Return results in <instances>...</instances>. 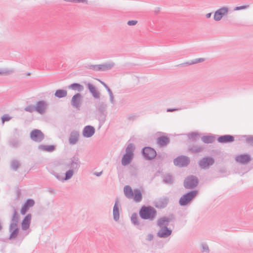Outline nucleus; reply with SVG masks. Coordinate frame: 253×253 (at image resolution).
<instances>
[{
    "label": "nucleus",
    "instance_id": "21",
    "mask_svg": "<svg viewBox=\"0 0 253 253\" xmlns=\"http://www.w3.org/2000/svg\"><path fill=\"white\" fill-rule=\"evenodd\" d=\"M80 133L78 131L73 130L71 131L69 138V142L71 145L75 144L79 140Z\"/></svg>",
    "mask_w": 253,
    "mask_h": 253
},
{
    "label": "nucleus",
    "instance_id": "18",
    "mask_svg": "<svg viewBox=\"0 0 253 253\" xmlns=\"http://www.w3.org/2000/svg\"><path fill=\"white\" fill-rule=\"evenodd\" d=\"M31 214L28 213L23 219L21 222V228L23 230H26L29 228L31 223Z\"/></svg>",
    "mask_w": 253,
    "mask_h": 253
},
{
    "label": "nucleus",
    "instance_id": "24",
    "mask_svg": "<svg viewBox=\"0 0 253 253\" xmlns=\"http://www.w3.org/2000/svg\"><path fill=\"white\" fill-rule=\"evenodd\" d=\"M118 199H116L113 210V219L115 221H118L120 218V212L119 208L118 206Z\"/></svg>",
    "mask_w": 253,
    "mask_h": 253
},
{
    "label": "nucleus",
    "instance_id": "55",
    "mask_svg": "<svg viewBox=\"0 0 253 253\" xmlns=\"http://www.w3.org/2000/svg\"><path fill=\"white\" fill-rule=\"evenodd\" d=\"M153 238H154L153 235L152 234L149 233L147 235L146 240L149 241H151V240H152L153 239Z\"/></svg>",
    "mask_w": 253,
    "mask_h": 253
},
{
    "label": "nucleus",
    "instance_id": "49",
    "mask_svg": "<svg viewBox=\"0 0 253 253\" xmlns=\"http://www.w3.org/2000/svg\"><path fill=\"white\" fill-rule=\"evenodd\" d=\"M53 174L58 180L61 181H64L63 176L61 174L57 172H54Z\"/></svg>",
    "mask_w": 253,
    "mask_h": 253
},
{
    "label": "nucleus",
    "instance_id": "20",
    "mask_svg": "<svg viewBox=\"0 0 253 253\" xmlns=\"http://www.w3.org/2000/svg\"><path fill=\"white\" fill-rule=\"evenodd\" d=\"M46 103L43 100L38 101L35 106L36 111L41 114H43L45 111Z\"/></svg>",
    "mask_w": 253,
    "mask_h": 253
},
{
    "label": "nucleus",
    "instance_id": "57",
    "mask_svg": "<svg viewBox=\"0 0 253 253\" xmlns=\"http://www.w3.org/2000/svg\"><path fill=\"white\" fill-rule=\"evenodd\" d=\"M135 118V116L133 114V115H131L130 116H129L128 117V119L129 120H133Z\"/></svg>",
    "mask_w": 253,
    "mask_h": 253
},
{
    "label": "nucleus",
    "instance_id": "4",
    "mask_svg": "<svg viewBox=\"0 0 253 253\" xmlns=\"http://www.w3.org/2000/svg\"><path fill=\"white\" fill-rule=\"evenodd\" d=\"M81 165L78 155H75L70 158L69 163L65 165V168H70V169L77 172Z\"/></svg>",
    "mask_w": 253,
    "mask_h": 253
},
{
    "label": "nucleus",
    "instance_id": "15",
    "mask_svg": "<svg viewBox=\"0 0 253 253\" xmlns=\"http://www.w3.org/2000/svg\"><path fill=\"white\" fill-rule=\"evenodd\" d=\"M95 132V129L93 126L87 125L83 130V135L84 137L89 138L94 135Z\"/></svg>",
    "mask_w": 253,
    "mask_h": 253
},
{
    "label": "nucleus",
    "instance_id": "31",
    "mask_svg": "<svg viewBox=\"0 0 253 253\" xmlns=\"http://www.w3.org/2000/svg\"><path fill=\"white\" fill-rule=\"evenodd\" d=\"M38 149L44 151L51 152L55 150V146L54 145H45L41 144L39 145Z\"/></svg>",
    "mask_w": 253,
    "mask_h": 253
},
{
    "label": "nucleus",
    "instance_id": "16",
    "mask_svg": "<svg viewBox=\"0 0 253 253\" xmlns=\"http://www.w3.org/2000/svg\"><path fill=\"white\" fill-rule=\"evenodd\" d=\"M82 95L80 93H77L72 98L71 105L75 108L79 109L81 107V101Z\"/></svg>",
    "mask_w": 253,
    "mask_h": 253
},
{
    "label": "nucleus",
    "instance_id": "42",
    "mask_svg": "<svg viewBox=\"0 0 253 253\" xmlns=\"http://www.w3.org/2000/svg\"><path fill=\"white\" fill-rule=\"evenodd\" d=\"M9 144L13 148H16L19 145V141L16 138H10L9 140Z\"/></svg>",
    "mask_w": 253,
    "mask_h": 253
},
{
    "label": "nucleus",
    "instance_id": "62",
    "mask_svg": "<svg viewBox=\"0 0 253 253\" xmlns=\"http://www.w3.org/2000/svg\"><path fill=\"white\" fill-rule=\"evenodd\" d=\"M6 240H7V239H0V241H1L2 242H6Z\"/></svg>",
    "mask_w": 253,
    "mask_h": 253
},
{
    "label": "nucleus",
    "instance_id": "37",
    "mask_svg": "<svg viewBox=\"0 0 253 253\" xmlns=\"http://www.w3.org/2000/svg\"><path fill=\"white\" fill-rule=\"evenodd\" d=\"M173 181L172 176L170 174L165 175L163 179V182L167 184H171L173 183Z\"/></svg>",
    "mask_w": 253,
    "mask_h": 253
},
{
    "label": "nucleus",
    "instance_id": "28",
    "mask_svg": "<svg viewBox=\"0 0 253 253\" xmlns=\"http://www.w3.org/2000/svg\"><path fill=\"white\" fill-rule=\"evenodd\" d=\"M169 142V138L165 136L158 137L157 139V142L160 146H166Z\"/></svg>",
    "mask_w": 253,
    "mask_h": 253
},
{
    "label": "nucleus",
    "instance_id": "61",
    "mask_svg": "<svg viewBox=\"0 0 253 253\" xmlns=\"http://www.w3.org/2000/svg\"><path fill=\"white\" fill-rule=\"evenodd\" d=\"M48 191H49V192H50V193H53V192H54V189H52V188H48Z\"/></svg>",
    "mask_w": 253,
    "mask_h": 253
},
{
    "label": "nucleus",
    "instance_id": "3",
    "mask_svg": "<svg viewBox=\"0 0 253 253\" xmlns=\"http://www.w3.org/2000/svg\"><path fill=\"white\" fill-rule=\"evenodd\" d=\"M199 182V179L196 176L190 175L185 178L183 186L185 189H193L198 186Z\"/></svg>",
    "mask_w": 253,
    "mask_h": 253
},
{
    "label": "nucleus",
    "instance_id": "8",
    "mask_svg": "<svg viewBox=\"0 0 253 253\" xmlns=\"http://www.w3.org/2000/svg\"><path fill=\"white\" fill-rule=\"evenodd\" d=\"M30 138L36 142H41L44 138V135L40 129H35L30 132Z\"/></svg>",
    "mask_w": 253,
    "mask_h": 253
},
{
    "label": "nucleus",
    "instance_id": "1",
    "mask_svg": "<svg viewBox=\"0 0 253 253\" xmlns=\"http://www.w3.org/2000/svg\"><path fill=\"white\" fill-rule=\"evenodd\" d=\"M140 217L143 220L153 221L157 216V211L150 206H142L139 211Z\"/></svg>",
    "mask_w": 253,
    "mask_h": 253
},
{
    "label": "nucleus",
    "instance_id": "44",
    "mask_svg": "<svg viewBox=\"0 0 253 253\" xmlns=\"http://www.w3.org/2000/svg\"><path fill=\"white\" fill-rule=\"evenodd\" d=\"M205 60V58H196V59L189 61L187 62L186 63H185V64H186L187 65H192V64L202 62L204 61Z\"/></svg>",
    "mask_w": 253,
    "mask_h": 253
},
{
    "label": "nucleus",
    "instance_id": "43",
    "mask_svg": "<svg viewBox=\"0 0 253 253\" xmlns=\"http://www.w3.org/2000/svg\"><path fill=\"white\" fill-rule=\"evenodd\" d=\"M188 136L189 139H192L194 141H196L199 139L200 134L197 132H192L189 134Z\"/></svg>",
    "mask_w": 253,
    "mask_h": 253
},
{
    "label": "nucleus",
    "instance_id": "2",
    "mask_svg": "<svg viewBox=\"0 0 253 253\" xmlns=\"http://www.w3.org/2000/svg\"><path fill=\"white\" fill-rule=\"evenodd\" d=\"M198 194V190L188 191L180 198L179 200V205L184 207L190 204Z\"/></svg>",
    "mask_w": 253,
    "mask_h": 253
},
{
    "label": "nucleus",
    "instance_id": "29",
    "mask_svg": "<svg viewBox=\"0 0 253 253\" xmlns=\"http://www.w3.org/2000/svg\"><path fill=\"white\" fill-rule=\"evenodd\" d=\"M170 219L167 217L164 216L159 218L157 221V225L160 227H162L163 226H168L169 224Z\"/></svg>",
    "mask_w": 253,
    "mask_h": 253
},
{
    "label": "nucleus",
    "instance_id": "46",
    "mask_svg": "<svg viewBox=\"0 0 253 253\" xmlns=\"http://www.w3.org/2000/svg\"><path fill=\"white\" fill-rule=\"evenodd\" d=\"M203 148L201 147L194 146L190 148V151L193 153H198L202 150Z\"/></svg>",
    "mask_w": 253,
    "mask_h": 253
},
{
    "label": "nucleus",
    "instance_id": "60",
    "mask_svg": "<svg viewBox=\"0 0 253 253\" xmlns=\"http://www.w3.org/2000/svg\"><path fill=\"white\" fill-rule=\"evenodd\" d=\"M211 13H208L206 14V16L207 18H209L211 17Z\"/></svg>",
    "mask_w": 253,
    "mask_h": 253
},
{
    "label": "nucleus",
    "instance_id": "40",
    "mask_svg": "<svg viewBox=\"0 0 253 253\" xmlns=\"http://www.w3.org/2000/svg\"><path fill=\"white\" fill-rule=\"evenodd\" d=\"M135 150L134 145L132 143H129L126 149V154L133 155V152Z\"/></svg>",
    "mask_w": 253,
    "mask_h": 253
},
{
    "label": "nucleus",
    "instance_id": "6",
    "mask_svg": "<svg viewBox=\"0 0 253 253\" xmlns=\"http://www.w3.org/2000/svg\"><path fill=\"white\" fill-rule=\"evenodd\" d=\"M9 232H10V235L8 238L9 240L15 239L18 236V238L20 239L21 241H22L25 236L29 234V232H27L25 235L21 233L18 234L19 228L17 227V225H14L12 227H11V224H10L9 227Z\"/></svg>",
    "mask_w": 253,
    "mask_h": 253
},
{
    "label": "nucleus",
    "instance_id": "5",
    "mask_svg": "<svg viewBox=\"0 0 253 253\" xmlns=\"http://www.w3.org/2000/svg\"><path fill=\"white\" fill-rule=\"evenodd\" d=\"M214 162V159L212 157L206 156L200 159L198 164L201 169H207L213 165Z\"/></svg>",
    "mask_w": 253,
    "mask_h": 253
},
{
    "label": "nucleus",
    "instance_id": "14",
    "mask_svg": "<svg viewBox=\"0 0 253 253\" xmlns=\"http://www.w3.org/2000/svg\"><path fill=\"white\" fill-rule=\"evenodd\" d=\"M235 159L238 163L242 164H247L251 160V157L250 154H243L237 156Z\"/></svg>",
    "mask_w": 253,
    "mask_h": 253
},
{
    "label": "nucleus",
    "instance_id": "36",
    "mask_svg": "<svg viewBox=\"0 0 253 253\" xmlns=\"http://www.w3.org/2000/svg\"><path fill=\"white\" fill-rule=\"evenodd\" d=\"M107 116V112H98V114L97 115V118L98 120L99 123L101 125H103L105 121H106V117Z\"/></svg>",
    "mask_w": 253,
    "mask_h": 253
},
{
    "label": "nucleus",
    "instance_id": "41",
    "mask_svg": "<svg viewBox=\"0 0 253 253\" xmlns=\"http://www.w3.org/2000/svg\"><path fill=\"white\" fill-rule=\"evenodd\" d=\"M75 171L69 169L65 173V176H63L64 181L68 180L72 178Z\"/></svg>",
    "mask_w": 253,
    "mask_h": 253
},
{
    "label": "nucleus",
    "instance_id": "9",
    "mask_svg": "<svg viewBox=\"0 0 253 253\" xmlns=\"http://www.w3.org/2000/svg\"><path fill=\"white\" fill-rule=\"evenodd\" d=\"M190 163V158L186 156L181 155L175 158V165L180 167H186Z\"/></svg>",
    "mask_w": 253,
    "mask_h": 253
},
{
    "label": "nucleus",
    "instance_id": "7",
    "mask_svg": "<svg viewBox=\"0 0 253 253\" xmlns=\"http://www.w3.org/2000/svg\"><path fill=\"white\" fill-rule=\"evenodd\" d=\"M141 152L144 159L146 160H152L154 159L157 155L155 150L148 146L142 148Z\"/></svg>",
    "mask_w": 253,
    "mask_h": 253
},
{
    "label": "nucleus",
    "instance_id": "27",
    "mask_svg": "<svg viewBox=\"0 0 253 253\" xmlns=\"http://www.w3.org/2000/svg\"><path fill=\"white\" fill-rule=\"evenodd\" d=\"M18 220H19V215L18 213L15 208V207H13V214L11 217V223L10 224H11V227L13 226L14 225H17L18 223Z\"/></svg>",
    "mask_w": 253,
    "mask_h": 253
},
{
    "label": "nucleus",
    "instance_id": "10",
    "mask_svg": "<svg viewBox=\"0 0 253 253\" xmlns=\"http://www.w3.org/2000/svg\"><path fill=\"white\" fill-rule=\"evenodd\" d=\"M228 10L227 7L223 6L216 10L213 15L214 20L216 21L220 20L223 16L227 14Z\"/></svg>",
    "mask_w": 253,
    "mask_h": 253
},
{
    "label": "nucleus",
    "instance_id": "45",
    "mask_svg": "<svg viewBox=\"0 0 253 253\" xmlns=\"http://www.w3.org/2000/svg\"><path fill=\"white\" fill-rule=\"evenodd\" d=\"M100 64L98 65H88L86 68L95 71H101Z\"/></svg>",
    "mask_w": 253,
    "mask_h": 253
},
{
    "label": "nucleus",
    "instance_id": "52",
    "mask_svg": "<svg viewBox=\"0 0 253 253\" xmlns=\"http://www.w3.org/2000/svg\"><path fill=\"white\" fill-rule=\"evenodd\" d=\"M137 23V20H129L127 22L128 26H134Z\"/></svg>",
    "mask_w": 253,
    "mask_h": 253
},
{
    "label": "nucleus",
    "instance_id": "35",
    "mask_svg": "<svg viewBox=\"0 0 253 253\" xmlns=\"http://www.w3.org/2000/svg\"><path fill=\"white\" fill-rule=\"evenodd\" d=\"M67 95V92L65 89H57L55 91L54 95L56 97L61 98L66 97Z\"/></svg>",
    "mask_w": 253,
    "mask_h": 253
},
{
    "label": "nucleus",
    "instance_id": "53",
    "mask_svg": "<svg viewBox=\"0 0 253 253\" xmlns=\"http://www.w3.org/2000/svg\"><path fill=\"white\" fill-rule=\"evenodd\" d=\"M109 93V96H110V100L111 102V103L114 104H115V100L114 99V96H113V93H112V91L108 93Z\"/></svg>",
    "mask_w": 253,
    "mask_h": 253
},
{
    "label": "nucleus",
    "instance_id": "63",
    "mask_svg": "<svg viewBox=\"0 0 253 253\" xmlns=\"http://www.w3.org/2000/svg\"><path fill=\"white\" fill-rule=\"evenodd\" d=\"M180 109H181V108H175L174 110H175V111H176L179 110Z\"/></svg>",
    "mask_w": 253,
    "mask_h": 253
},
{
    "label": "nucleus",
    "instance_id": "22",
    "mask_svg": "<svg viewBox=\"0 0 253 253\" xmlns=\"http://www.w3.org/2000/svg\"><path fill=\"white\" fill-rule=\"evenodd\" d=\"M87 88L92 96L95 98H99V92L96 90L95 86L90 83L86 84Z\"/></svg>",
    "mask_w": 253,
    "mask_h": 253
},
{
    "label": "nucleus",
    "instance_id": "25",
    "mask_svg": "<svg viewBox=\"0 0 253 253\" xmlns=\"http://www.w3.org/2000/svg\"><path fill=\"white\" fill-rule=\"evenodd\" d=\"M115 63L113 61H109L100 64L101 72H105L112 69L115 66Z\"/></svg>",
    "mask_w": 253,
    "mask_h": 253
},
{
    "label": "nucleus",
    "instance_id": "39",
    "mask_svg": "<svg viewBox=\"0 0 253 253\" xmlns=\"http://www.w3.org/2000/svg\"><path fill=\"white\" fill-rule=\"evenodd\" d=\"M20 166V164L18 160L15 159L12 160L10 164V168L11 169L14 171H17Z\"/></svg>",
    "mask_w": 253,
    "mask_h": 253
},
{
    "label": "nucleus",
    "instance_id": "54",
    "mask_svg": "<svg viewBox=\"0 0 253 253\" xmlns=\"http://www.w3.org/2000/svg\"><path fill=\"white\" fill-rule=\"evenodd\" d=\"M248 7V5H242L240 6H236L234 8V10H239L243 9H245Z\"/></svg>",
    "mask_w": 253,
    "mask_h": 253
},
{
    "label": "nucleus",
    "instance_id": "64",
    "mask_svg": "<svg viewBox=\"0 0 253 253\" xmlns=\"http://www.w3.org/2000/svg\"><path fill=\"white\" fill-rule=\"evenodd\" d=\"M27 75H28V76L30 75V72L27 73Z\"/></svg>",
    "mask_w": 253,
    "mask_h": 253
},
{
    "label": "nucleus",
    "instance_id": "26",
    "mask_svg": "<svg viewBox=\"0 0 253 253\" xmlns=\"http://www.w3.org/2000/svg\"><path fill=\"white\" fill-rule=\"evenodd\" d=\"M133 158V155L125 153L122 159V165L124 166L128 165L132 161Z\"/></svg>",
    "mask_w": 253,
    "mask_h": 253
},
{
    "label": "nucleus",
    "instance_id": "59",
    "mask_svg": "<svg viewBox=\"0 0 253 253\" xmlns=\"http://www.w3.org/2000/svg\"><path fill=\"white\" fill-rule=\"evenodd\" d=\"M167 112H174V108L167 109Z\"/></svg>",
    "mask_w": 253,
    "mask_h": 253
},
{
    "label": "nucleus",
    "instance_id": "30",
    "mask_svg": "<svg viewBox=\"0 0 253 253\" xmlns=\"http://www.w3.org/2000/svg\"><path fill=\"white\" fill-rule=\"evenodd\" d=\"M201 139L205 143H212L215 140V135L212 134L204 135L201 137Z\"/></svg>",
    "mask_w": 253,
    "mask_h": 253
},
{
    "label": "nucleus",
    "instance_id": "34",
    "mask_svg": "<svg viewBox=\"0 0 253 253\" xmlns=\"http://www.w3.org/2000/svg\"><path fill=\"white\" fill-rule=\"evenodd\" d=\"M68 88L74 90H78L79 92L82 91L84 89V86L79 83H74L68 86Z\"/></svg>",
    "mask_w": 253,
    "mask_h": 253
},
{
    "label": "nucleus",
    "instance_id": "19",
    "mask_svg": "<svg viewBox=\"0 0 253 253\" xmlns=\"http://www.w3.org/2000/svg\"><path fill=\"white\" fill-rule=\"evenodd\" d=\"M131 223L135 226H136L139 230H142L144 226L143 223L139 221L137 213L134 212L130 217Z\"/></svg>",
    "mask_w": 253,
    "mask_h": 253
},
{
    "label": "nucleus",
    "instance_id": "17",
    "mask_svg": "<svg viewBox=\"0 0 253 253\" xmlns=\"http://www.w3.org/2000/svg\"><path fill=\"white\" fill-rule=\"evenodd\" d=\"M169 199L167 198H160L157 201L153 202L154 206L158 209H163L168 205Z\"/></svg>",
    "mask_w": 253,
    "mask_h": 253
},
{
    "label": "nucleus",
    "instance_id": "47",
    "mask_svg": "<svg viewBox=\"0 0 253 253\" xmlns=\"http://www.w3.org/2000/svg\"><path fill=\"white\" fill-rule=\"evenodd\" d=\"M35 107V106L33 105H28L25 108V110L27 112L32 113V112H34V111H36Z\"/></svg>",
    "mask_w": 253,
    "mask_h": 253
},
{
    "label": "nucleus",
    "instance_id": "58",
    "mask_svg": "<svg viewBox=\"0 0 253 253\" xmlns=\"http://www.w3.org/2000/svg\"><path fill=\"white\" fill-rule=\"evenodd\" d=\"M102 173V171H100V172H96L94 173V175L97 176H100L101 175Z\"/></svg>",
    "mask_w": 253,
    "mask_h": 253
},
{
    "label": "nucleus",
    "instance_id": "23",
    "mask_svg": "<svg viewBox=\"0 0 253 253\" xmlns=\"http://www.w3.org/2000/svg\"><path fill=\"white\" fill-rule=\"evenodd\" d=\"M239 139L243 141L244 142L248 144L250 146L253 147V135H242L239 136Z\"/></svg>",
    "mask_w": 253,
    "mask_h": 253
},
{
    "label": "nucleus",
    "instance_id": "51",
    "mask_svg": "<svg viewBox=\"0 0 253 253\" xmlns=\"http://www.w3.org/2000/svg\"><path fill=\"white\" fill-rule=\"evenodd\" d=\"M98 81L100 82V83L105 87V88L106 89L108 93L112 91L111 89L109 87V86L107 85L106 84H105L104 82L101 81L100 80H98Z\"/></svg>",
    "mask_w": 253,
    "mask_h": 253
},
{
    "label": "nucleus",
    "instance_id": "32",
    "mask_svg": "<svg viewBox=\"0 0 253 253\" xmlns=\"http://www.w3.org/2000/svg\"><path fill=\"white\" fill-rule=\"evenodd\" d=\"M124 194L126 197L131 199L133 196V192L129 185H126L124 188Z\"/></svg>",
    "mask_w": 253,
    "mask_h": 253
},
{
    "label": "nucleus",
    "instance_id": "13",
    "mask_svg": "<svg viewBox=\"0 0 253 253\" xmlns=\"http://www.w3.org/2000/svg\"><path fill=\"white\" fill-rule=\"evenodd\" d=\"M35 204V201L33 199H28L22 205L20 213L22 215H25L30 208L32 207Z\"/></svg>",
    "mask_w": 253,
    "mask_h": 253
},
{
    "label": "nucleus",
    "instance_id": "33",
    "mask_svg": "<svg viewBox=\"0 0 253 253\" xmlns=\"http://www.w3.org/2000/svg\"><path fill=\"white\" fill-rule=\"evenodd\" d=\"M133 199L136 202H139L142 200V195L141 191L139 189H135L133 192Z\"/></svg>",
    "mask_w": 253,
    "mask_h": 253
},
{
    "label": "nucleus",
    "instance_id": "12",
    "mask_svg": "<svg viewBox=\"0 0 253 253\" xmlns=\"http://www.w3.org/2000/svg\"><path fill=\"white\" fill-rule=\"evenodd\" d=\"M172 230L166 226H163L157 233V236L161 238H166L171 235Z\"/></svg>",
    "mask_w": 253,
    "mask_h": 253
},
{
    "label": "nucleus",
    "instance_id": "38",
    "mask_svg": "<svg viewBox=\"0 0 253 253\" xmlns=\"http://www.w3.org/2000/svg\"><path fill=\"white\" fill-rule=\"evenodd\" d=\"M107 105L103 102H99L98 104L96 106V108L98 112H106Z\"/></svg>",
    "mask_w": 253,
    "mask_h": 253
},
{
    "label": "nucleus",
    "instance_id": "50",
    "mask_svg": "<svg viewBox=\"0 0 253 253\" xmlns=\"http://www.w3.org/2000/svg\"><path fill=\"white\" fill-rule=\"evenodd\" d=\"M202 252H205L207 253H209L210 250L209 249V247L206 244L203 243L202 244Z\"/></svg>",
    "mask_w": 253,
    "mask_h": 253
},
{
    "label": "nucleus",
    "instance_id": "11",
    "mask_svg": "<svg viewBox=\"0 0 253 253\" xmlns=\"http://www.w3.org/2000/svg\"><path fill=\"white\" fill-rule=\"evenodd\" d=\"M217 140L218 143L221 144L230 143L234 141L235 137L230 134H225L219 136Z\"/></svg>",
    "mask_w": 253,
    "mask_h": 253
},
{
    "label": "nucleus",
    "instance_id": "48",
    "mask_svg": "<svg viewBox=\"0 0 253 253\" xmlns=\"http://www.w3.org/2000/svg\"><path fill=\"white\" fill-rule=\"evenodd\" d=\"M11 119L8 114H4L1 118V122L3 123L5 122L8 121Z\"/></svg>",
    "mask_w": 253,
    "mask_h": 253
},
{
    "label": "nucleus",
    "instance_id": "56",
    "mask_svg": "<svg viewBox=\"0 0 253 253\" xmlns=\"http://www.w3.org/2000/svg\"><path fill=\"white\" fill-rule=\"evenodd\" d=\"M74 2H86L87 3V0H74Z\"/></svg>",
    "mask_w": 253,
    "mask_h": 253
}]
</instances>
